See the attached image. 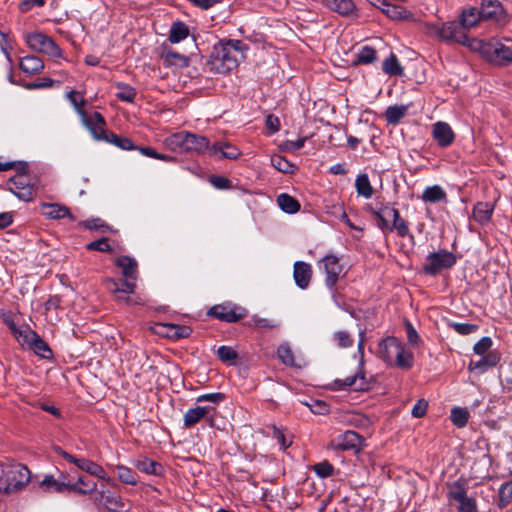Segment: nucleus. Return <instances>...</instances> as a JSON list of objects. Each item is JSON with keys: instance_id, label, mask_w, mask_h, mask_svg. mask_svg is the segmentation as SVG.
I'll return each instance as SVG.
<instances>
[{"instance_id": "6", "label": "nucleus", "mask_w": 512, "mask_h": 512, "mask_svg": "<svg viewBox=\"0 0 512 512\" xmlns=\"http://www.w3.org/2000/svg\"><path fill=\"white\" fill-rule=\"evenodd\" d=\"M456 256L447 250L440 249L427 255L423 271L427 275H437L442 270L449 269L456 264Z\"/></svg>"}, {"instance_id": "54", "label": "nucleus", "mask_w": 512, "mask_h": 512, "mask_svg": "<svg viewBox=\"0 0 512 512\" xmlns=\"http://www.w3.org/2000/svg\"><path fill=\"white\" fill-rule=\"evenodd\" d=\"M29 482H0V493L11 494L23 489Z\"/></svg>"}, {"instance_id": "31", "label": "nucleus", "mask_w": 512, "mask_h": 512, "mask_svg": "<svg viewBox=\"0 0 512 512\" xmlns=\"http://www.w3.org/2000/svg\"><path fill=\"white\" fill-rule=\"evenodd\" d=\"M163 327L166 328V335L175 340L187 338L192 333V328L186 325L167 323Z\"/></svg>"}, {"instance_id": "47", "label": "nucleus", "mask_w": 512, "mask_h": 512, "mask_svg": "<svg viewBox=\"0 0 512 512\" xmlns=\"http://www.w3.org/2000/svg\"><path fill=\"white\" fill-rule=\"evenodd\" d=\"M67 99L70 101V103L73 105V107L75 108L76 112L81 116V117H84V115L86 114L85 111L83 110V106L85 105V99L83 98V96L80 95V93L74 91V90H71L69 91L67 94Z\"/></svg>"}, {"instance_id": "2", "label": "nucleus", "mask_w": 512, "mask_h": 512, "mask_svg": "<svg viewBox=\"0 0 512 512\" xmlns=\"http://www.w3.org/2000/svg\"><path fill=\"white\" fill-rule=\"evenodd\" d=\"M379 357L389 366L410 369L414 363L413 353L405 344L393 336L382 339L378 345Z\"/></svg>"}, {"instance_id": "62", "label": "nucleus", "mask_w": 512, "mask_h": 512, "mask_svg": "<svg viewBox=\"0 0 512 512\" xmlns=\"http://www.w3.org/2000/svg\"><path fill=\"white\" fill-rule=\"evenodd\" d=\"M408 342L412 345H416L421 341L420 336L416 329L410 322L405 324Z\"/></svg>"}, {"instance_id": "12", "label": "nucleus", "mask_w": 512, "mask_h": 512, "mask_svg": "<svg viewBox=\"0 0 512 512\" xmlns=\"http://www.w3.org/2000/svg\"><path fill=\"white\" fill-rule=\"evenodd\" d=\"M56 451L69 462L74 463L79 469L86 471L91 476H95L100 480H106L104 476V470L100 465L88 459L76 458L73 455L63 451L61 448H57Z\"/></svg>"}, {"instance_id": "37", "label": "nucleus", "mask_w": 512, "mask_h": 512, "mask_svg": "<svg viewBox=\"0 0 512 512\" xmlns=\"http://www.w3.org/2000/svg\"><path fill=\"white\" fill-rule=\"evenodd\" d=\"M407 105H394L386 109L385 117L388 123L397 124L407 113Z\"/></svg>"}, {"instance_id": "57", "label": "nucleus", "mask_w": 512, "mask_h": 512, "mask_svg": "<svg viewBox=\"0 0 512 512\" xmlns=\"http://www.w3.org/2000/svg\"><path fill=\"white\" fill-rule=\"evenodd\" d=\"M451 327L460 335H469L478 330V325L471 323H452Z\"/></svg>"}, {"instance_id": "46", "label": "nucleus", "mask_w": 512, "mask_h": 512, "mask_svg": "<svg viewBox=\"0 0 512 512\" xmlns=\"http://www.w3.org/2000/svg\"><path fill=\"white\" fill-rule=\"evenodd\" d=\"M512 502V482H503L499 488V507L503 508Z\"/></svg>"}, {"instance_id": "40", "label": "nucleus", "mask_w": 512, "mask_h": 512, "mask_svg": "<svg viewBox=\"0 0 512 512\" xmlns=\"http://www.w3.org/2000/svg\"><path fill=\"white\" fill-rule=\"evenodd\" d=\"M470 414L466 408L454 407L451 410V422L458 428H463L469 421Z\"/></svg>"}, {"instance_id": "3", "label": "nucleus", "mask_w": 512, "mask_h": 512, "mask_svg": "<svg viewBox=\"0 0 512 512\" xmlns=\"http://www.w3.org/2000/svg\"><path fill=\"white\" fill-rule=\"evenodd\" d=\"M469 49L480 53L485 60L498 66L512 63V49L495 39L484 41L471 38Z\"/></svg>"}, {"instance_id": "32", "label": "nucleus", "mask_w": 512, "mask_h": 512, "mask_svg": "<svg viewBox=\"0 0 512 512\" xmlns=\"http://www.w3.org/2000/svg\"><path fill=\"white\" fill-rule=\"evenodd\" d=\"M277 203L280 209L288 214H294L300 210V203L294 197L286 193H282L277 197Z\"/></svg>"}, {"instance_id": "30", "label": "nucleus", "mask_w": 512, "mask_h": 512, "mask_svg": "<svg viewBox=\"0 0 512 512\" xmlns=\"http://www.w3.org/2000/svg\"><path fill=\"white\" fill-rule=\"evenodd\" d=\"M322 2L330 10L340 15H349L355 10V4L352 0H322Z\"/></svg>"}, {"instance_id": "50", "label": "nucleus", "mask_w": 512, "mask_h": 512, "mask_svg": "<svg viewBox=\"0 0 512 512\" xmlns=\"http://www.w3.org/2000/svg\"><path fill=\"white\" fill-rule=\"evenodd\" d=\"M305 142H306V137L299 138L296 141L285 140L279 145V148L283 152L293 153V152L301 149L304 146Z\"/></svg>"}, {"instance_id": "52", "label": "nucleus", "mask_w": 512, "mask_h": 512, "mask_svg": "<svg viewBox=\"0 0 512 512\" xmlns=\"http://www.w3.org/2000/svg\"><path fill=\"white\" fill-rule=\"evenodd\" d=\"M163 59L167 65L184 66L187 64V58L176 52H166Z\"/></svg>"}, {"instance_id": "53", "label": "nucleus", "mask_w": 512, "mask_h": 512, "mask_svg": "<svg viewBox=\"0 0 512 512\" xmlns=\"http://www.w3.org/2000/svg\"><path fill=\"white\" fill-rule=\"evenodd\" d=\"M492 339L490 337H482L478 342L475 343L473 351L475 354L483 356L489 353L492 346Z\"/></svg>"}, {"instance_id": "39", "label": "nucleus", "mask_w": 512, "mask_h": 512, "mask_svg": "<svg viewBox=\"0 0 512 512\" xmlns=\"http://www.w3.org/2000/svg\"><path fill=\"white\" fill-rule=\"evenodd\" d=\"M380 10L393 20L405 19L409 15V12L402 6L390 4L388 2H386L385 6H383Z\"/></svg>"}, {"instance_id": "58", "label": "nucleus", "mask_w": 512, "mask_h": 512, "mask_svg": "<svg viewBox=\"0 0 512 512\" xmlns=\"http://www.w3.org/2000/svg\"><path fill=\"white\" fill-rule=\"evenodd\" d=\"M223 399H224V395L222 393H208V394H203V395L198 396L196 399V402L197 403L211 402V403L217 405L220 402H222Z\"/></svg>"}, {"instance_id": "49", "label": "nucleus", "mask_w": 512, "mask_h": 512, "mask_svg": "<svg viewBox=\"0 0 512 512\" xmlns=\"http://www.w3.org/2000/svg\"><path fill=\"white\" fill-rule=\"evenodd\" d=\"M118 89L116 96L121 101L132 103L135 100L136 90L133 87L127 84H119Z\"/></svg>"}, {"instance_id": "21", "label": "nucleus", "mask_w": 512, "mask_h": 512, "mask_svg": "<svg viewBox=\"0 0 512 512\" xmlns=\"http://www.w3.org/2000/svg\"><path fill=\"white\" fill-rule=\"evenodd\" d=\"M373 215L378 220V227L385 233V229L394 218L398 217V210L389 203L382 204L379 209L373 211Z\"/></svg>"}, {"instance_id": "22", "label": "nucleus", "mask_w": 512, "mask_h": 512, "mask_svg": "<svg viewBox=\"0 0 512 512\" xmlns=\"http://www.w3.org/2000/svg\"><path fill=\"white\" fill-rule=\"evenodd\" d=\"M41 213L48 219H62L69 217L70 220H74V217L70 213L69 209L64 205L57 203H42Z\"/></svg>"}, {"instance_id": "28", "label": "nucleus", "mask_w": 512, "mask_h": 512, "mask_svg": "<svg viewBox=\"0 0 512 512\" xmlns=\"http://www.w3.org/2000/svg\"><path fill=\"white\" fill-rule=\"evenodd\" d=\"M420 198L426 203L446 202L447 194L440 185H433L426 187Z\"/></svg>"}, {"instance_id": "64", "label": "nucleus", "mask_w": 512, "mask_h": 512, "mask_svg": "<svg viewBox=\"0 0 512 512\" xmlns=\"http://www.w3.org/2000/svg\"><path fill=\"white\" fill-rule=\"evenodd\" d=\"M210 182L217 189H228L230 187V180L223 176H213Z\"/></svg>"}, {"instance_id": "36", "label": "nucleus", "mask_w": 512, "mask_h": 512, "mask_svg": "<svg viewBox=\"0 0 512 512\" xmlns=\"http://www.w3.org/2000/svg\"><path fill=\"white\" fill-rule=\"evenodd\" d=\"M28 348L33 350L37 355L42 358H49L52 354L48 344L36 333Z\"/></svg>"}, {"instance_id": "24", "label": "nucleus", "mask_w": 512, "mask_h": 512, "mask_svg": "<svg viewBox=\"0 0 512 512\" xmlns=\"http://www.w3.org/2000/svg\"><path fill=\"white\" fill-rule=\"evenodd\" d=\"M213 406L205 405V406H197L194 408H190L184 414L183 422L185 427H192L197 424L201 419H203L206 415H208L212 410Z\"/></svg>"}, {"instance_id": "9", "label": "nucleus", "mask_w": 512, "mask_h": 512, "mask_svg": "<svg viewBox=\"0 0 512 512\" xmlns=\"http://www.w3.org/2000/svg\"><path fill=\"white\" fill-rule=\"evenodd\" d=\"M448 488V497L457 502L458 512H478L475 498L467 494L460 482L448 483Z\"/></svg>"}, {"instance_id": "20", "label": "nucleus", "mask_w": 512, "mask_h": 512, "mask_svg": "<svg viewBox=\"0 0 512 512\" xmlns=\"http://www.w3.org/2000/svg\"><path fill=\"white\" fill-rule=\"evenodd\" d=\"M500 361V355L497 351H490L488 354L483 355L481 359L477 361H471L468 369L470 371H476L479 374L486 372L489 368L496 366Z\"/></svg>"}, {"instance_id": "56", "label": "nucleus", "mask_w": 512, "mask_h": 512, "mask_svg": "<svg viewBox=\"0 0 512 512\" xmlns=\"http://www.w3.org/2000/svg\"><path fill=\"white\" fill-rule=\"evenodd\" d=\"M334 340L341 348L351 347L353 345V339L350 334L346 331H337L334 333Z\"/></svg>"}, {"instance_id": "15", "label": "nucleus", "mask_w": 512, "mask_h": 512, "mask_svg": "<svg viewBox=\"0 0 512 512\" xmlns=\"http://www.w3.org/2000/svg\"><path fill=\"white\" fill-rule=\"evenodd\" d=\"M240 155L241 151L238 147L225 141L216 142L210 148V156L217 161L222 159L236 160Z\"/></svg>"}, {"instance_id": "34", "label": "nucleus", "mask_w": 512, "mask_h": 512, "mask_svg": "<svg viewBox=\"0 0 512 512\" xmlns=\"http://www.w3.org/2000/svg\"><path fill=\"white\" fill-rule=\"evenodd\" d=\"M355 188L358 195L370 199L373 195V188L367 174H360L355 180Z\"/></svg>"}, {"instance_id": "61", "label": "nucleus", "mask_w": 512, "mask_h": 512, "mask_svg": "<svg viewBox=\"0 0 512 512\" xmlns=\"http://www.w3.org/2000/svg\"><path fill=\"white\" fill-rule=\"evenodd\" d=\"M87 249L94 251H110V245L106 239H100L87 244Z\"/></svg>"}, {"instance_id": "44", "label": "nucleus", "mask_w": 512, "mask_h": 512, "mask_svg": "<svg viewBox=\"0 0 512 512\" xmlns=\"http://www.w3.org/2000/svg\"><path fill=\"white\" fill-rule=\"evenodd\" d=\"M376 58V50L371 46L361 47L356 54L357 63L359 64H371Z\"/></svg>"}, {"instance_id": "7", "label": "nucleus", "mask_w": 512, "mask_h": 512, "mask_svg": "<svg viewBox=\"0 0 512 512\" xmlns=\"http://www.w3.org/2000/svg\"><path fill=\"white\" fill-rule=\"evenodd\" d=\"M27 45L34 51L47 54L53 58H61L62 50L48 35L41 32H32L26 35Z\"/></svg>"}, {"instance_id": "17", "label": "nucleus", "mask_w": 512, "mask_h": 512, "mask_svg": "<svg viewBox=\"0 0 512 512\" xmlns=\"http://www.w3.org/2000/svg\"><path fill=\"white\" fill-rule=\"evenodd\" d=\"M81 120L94 139L100 140L103 138V135L106 132L104 130L105 120L100 113L94 112L89 117L85 114L84 117H81Z\"/></svg>"}, {"instance_id": "51", "label": "nucleus", "mask_w": 512, "mask_h": 512, "mask_svg": "<svg viewBox=\"0 0 512 512\" xmlns=\"http://www.w3.org/2000/svg\"><path fill=\"white\" fill-rule=\"evenodd\" d=\"M137 467L140 471L150 475H157L160 465L150 459H143L138 461Z\"/></svg>"}, {"instance_id": "13", "label": "nucleus", "mask_w": 512, "mask_h": 512, "mask_svg": "<svg viewBox=\"0 0 512 512\" xmlns=\"http://www.w3.org/2000/svg\"><path fill=\"white\" fill-rule=\"evenodd\" d=\"M352 375L348 376L345 379H336L334 381V385L338 390H344L350 388L354 391H366L369 389V382L366 379L365 372L362 368Z\"/></svg>"}, {"instance_id": "35", "label": "nucleus", "mask_w": 512, "mask_h": 512, "mask_svg": "<svg viewBox=\"0 0 512 512\" xmlns=\"http://www.w3.org/2000/svg\"><path fill=\"white\" fill-rule=\"evenodd\" d=\"M188 35V26L183 22H175L170 28L169 41L171 43H179L186 39Z\"/></svg>"}, {"instance_id": "23", "label": "nucleus", "mask_w": 512, "mask_h": 512, "mask_svg": "<svg viewBox=\"0 0 512 512\" xmlns=\"http://www.w3.org/2000/svg\"><path fill=\"white\" fill-rule=\"evenodd\" d=\"M188 132L180 131L174 133L164 140V145L171 151L187 153Z\"/></svg>"}, {"instance_id": "19", "label": "nucleus", "mask_w": 512, "mask_h": 512, "mask_svg": "<svg viewBox=\"0 0 512 512\" xmlns=\"http://www.w3.org/2000/svg\"><path fill=\"white\" fill-rule=\"evenodd\" d=\"M504 10L498 0H482L480 15L484 20L500 21L503 18Z\"/></svg>"}, {"instance_id": "26", "label": "nucleus", "mask_w": 512, "mask_h": 512, "mask_svg": "<svg viewBox=\"0 0 512 512\" xmlns=\"http://www.w3.org/2000/svg\"><path fill=\"white\" fill-rule=\"evenodd\" d=\"M211 146L206 137L188 132L187 153H210Z\"/></svg>"}, {"instance_id": "29", "label": "nucleus", "mask_w": 512, "mask_h": 512, "mask_svg": "<svg viewBox=\"0 0 512 512\" xmlns=\"http://www.w3.org/2000/svg\"><path fill=\"white\" fill-rule=\"evenodd\" d=\"M20 69L29 75L40 73L44 68L43 61L37 56H25L19 63Z\"/></svg>"}, {"instance_id": "27", "label": "nucleus", "mask_w": 512, "mask_h": 512, "mask_svg": "<svg viewBox=\"0 0 512 512\" xmlns=\"http://www.w3.org/2000/svg\"><path fill=\"white\" fill-rule=\"evenodd\" d=\"M494 206L489 202H478L473 208V218L480 225H486L490 222L493 215Z\"/></svg>"}, {"instance_id": "16", "label": "nucleus", "mask_w": 512, "mask_h": 512, "mask_svg": "<svg viewBox=\"0 0 512 512\" xmlns=\"http://www.w3.org/2000/svg\"><path fill=\"white\" fill-rule=\"evenodd\" d=\"M432 136L440 147L450 146L455 139V134L451 126L443 121L433 124Z\"/></svg>"}, {"instance_id": "25", "label": "nucleus", "mask_w": 512, "mask_h": 512, "mask_svg": "<svg viewBox=\"0 0 512 512\" xmlns=\"http://www.w3.org/2000/svg\"><path fill=\"white\" fill-rule=\"evenodd\" d=\"M360 443V436L356 432L348 430L336 438L335 447L341 450H353L358 449Z\"/></svg>"}, {"instance_id": "14", "label": "nucleus", "mask_w": 512, "mask_h": 512, "mask_svg": "<svg viewBox=\"0 0 512 512\" xmlns=\"http://www.w3.org/2000/svg\"><path fill=\"white\" fill-rule=\"evenodd\" d=\"M209 315L214 316L225 322H236L246 315V310L241 307L230 305H216L209 311Z\"/></svg>"}, {"instance_id": "18", "label": "nucleus", "mask_w": 512, "mask_h": 512, "mask_svg": "<svg viewBox=\"0 0 512 512\" xmlns=\"http://www.w3.org/2000/svg\"><path fill=\"white\" fill-rule=\"evenodd\" d=\"M312 277V269L310 264L303 261H296L294 263L293 278L296 285L300 289H306Z\"/></svg>"}, {"instance_id": "55", "label": "nucleus", "mask_w": 512, "mask_h": 512, "mask_svg": "<svg viewBox=\"0 0 512 512\" xmlns=\"http://www.w3.org/2000/svg\"><path fill=\"white\" fill-rule=\"evenodd\" d=\"M313 469L320 478H327L333 475V466L328 461L314 465Z\"/></svg>"}, {"instance_id": "38", "label": "nucleus", "mask_w": 512, "mask_h": 512, "mask_svg": "<svg viewBox=\"0 0 512 512\" xmlns=\"http://www.w3.org/2000/svg\"><path fill=\"white\" fill-rule=\"evenodd\" d=\"M12 334L21 346L28 347L36 332L32 330L28 325H23L14 330Z\"/></svg>"}, {"instance_id": "41", "label": "nucleus", "mask_w": 512, "mask_h": 512, "mask_svg": "<svg viewBox=\"0 0 512 512\" xmlns=\"http://www.w3.org/2000/svg\"><path fill=\"white\" fill-rule=\"evenodd\" d=\"M382 70L388 75L400 76L403 74V69L394 54H390V56L383 61Z\"/></svg>"}, {"instance_id": "4", "label": "nucleus", "mask_w": 512, "mask_h": 512, "mask_svg": "<svg viewBox=\"0 0 512 512\" xmlns=\"http://www.w3.org/2000/svg\"><path fill=\"white\" fill-rule=\"evenodd\" d=\"M424 32L429 37L437 38L445 43H459L469 48L471 39L461 31L455 21L426 22L423 25Z\"/></svg>"}, {"instance_id": "5", "label": "nucleus", "mask_w": 512, "mask_h": 512, "mask_svg": "<svg viewBox=\"0 0 512 512\" xmlns=\"http://www.w3.org/2000/svg\"><path fill=\"white\" fill-rule=\"evenodd\" d=\"M116 265L122 269L124 278L122 288L114 280H109L108 288L114 292L133 294L136 287L137 279V262L134 258L129 256H121L116 260Z\"/></svg>"}, {"instance_id": "48", "label": "nucleus", "mask_w": 512, "mask_h": 512, "mask_svg": "<svg viewBox=\"0 0 512 512\" xmlns=\"http://www.w3.org/2000/svg\"><path fill=\"white\" fill-rule=\"evenodd\" d=\"M277 356L283 364L289 366L294 365V355L290 346L287 343L279 345L277 349Z\"/></svg>"}, {"instance_id": "1", "label": "nucleus", "mask_w": 512, "mask_h": 512, "mask_svg": "<svg viewBox=\"0 0 512 512\" xmlns=\"http://www.w3.org/2000/svg\"><path fill=\"white\" fill-rule=\"evenodd\" d=\"M248 46L238 39L221 40L214 45L207 65L211 72L226 74L244 59Z\"/></svg>"}, {"instance_id": "59", "label": "nucleus", "mask_w": 512, "mask_h": 512, "mask_svg": "<svg viewBox=\"0 0 512 512\" xmlns=\"http://www.w3.org/2000/svg\"><path fill=\"white\" fill-rule=\"evenodd\" d=\"M307 405L314 414L324 415L329 412V406L322 400H312V402Z\"/></svg>"}, {"instance_id": "63", "label": "nucleus", "mask_w": 512, "mask_h": 512, "mask_svg": "<svg viewBox=\"0 0 512 512\" xmlns=\"http://www.w3.org/2000/svg\"><path fill=\"white\" fill-rule=\"evenodd\" d=\"M45 4V0H23L19 3L21 12H28L33 7H41Z\"/></svg>"}, {"instance_id": "45", "label": "nucleus", "mask_w": 512, "mask_h": 512, "mask_svg": "<svg viewBox=\"0 0 512 512\" xmlns=\"http://www.w3.org/2000/svg\"><path fill=\"white\" fill-rule=\"evenodd\" d=\"M272 166L282 173H293L296 166L280 155L271 157Z\"/></svg>"}, {"instance_id": "43", "label": "nucleus", "mask_w": 512, "mask_h": 512, "mask_svg": "<svg viewBox=\"0 0 512 512\" xmlns=\"http://www.w3.org/2000/svg\"><path fill=\"white\" fill-rule=\"evenodd\" d=\"M218 358L229 365H234L238 358V353L230 346L222 345L217 349Z\"/></svg>"}, {"instance_id": "42", "label": "nucleus", "mask_w": 512, "mask_h": 512, "mask_svg": "<svg viewBox=\"0 0 512 512\" xmlns=\"http://www.w3.org/2000/svg\"><path fill=\"white\" fill-rule=\"evenodd\" d=\"M394 231H396L400 237H406L409 235L408 223L403 218H401L399 212L398 217L394 218L391 224H389V226H387L385 229V233Z\"/></svg>"}, {"instance_id": "33", "label": "nucleus", "mask_w": 512, "mask_h": 512, "mask_svg": "<svg viewBox=\"0 0 512 512\" xmlns=\"http://www.w3.org/2000/svg\"><path fill=\"white\" fill-rule=\"evenodd\" d=\"M482 17L480 15V10L477 8H469L463 10L460 15V25L462 28L470 29L474 27Z\"/></svg>"}, {"instance_id": "60", "label": "nucleus", "mask_w": 512, "mask_h": 512, "mask_svg": "<svg viewBox=\"0 0 512 512\" xmlns=\"http://www.w3.org/2000/svg\"><path fill=\"white\" fill-rule=\"evenodd\" d=\"M428 403L424 399L418 400L412 408L411 414L415 418L423 417L427 411Z\"/></svg>"}, {"instance_id": "11", "label": "nucleus", "mask_w": 512, "mask_h": 512, "mask_svg": "<svg viewBox=\"0 0 512 512\" xmlns=\"http://www.w3.org/2000/svg\"><path fill=\"white\" fill-rule=\"evenodd\" d=\"M0 480H31V472L21 463L5 462L0 464Z\"/></svg>"}, {"instance_id": "10", "label": "nucleus", "mask_w": 512, "mask_h": 512, "mask_svg": "<svg viewBox=\"0 0 512 512\" xmlns=\"http://www.w3.org/2000/svg\"><path fill=\"white\" fill-rule=\"evenodd\" d=\"M319 268L326 274L325 284L329 289H333L336 285L343 266L340 259L334 254H328L319 261Z\"/></svg>"}, {"instance_id": "8", "label": "nucleus", "mask_w": 512, "mask_h": 512, "mask_svg": "<svg viewBox=\"0 0 512 512\" xmlns=\"http://www.w3.org/2000/svg\"><path fill=\"white\" fill-rule=\"evenodd\" d=\"M7 186L9 191L22 201H30L36 194V186L27 173H18L11 177Z\"/></svg>"}]
</instances>
